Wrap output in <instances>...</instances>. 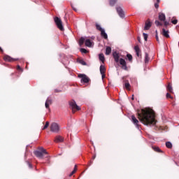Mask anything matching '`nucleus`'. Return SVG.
Here are the masks:
<instances>
[{
	"label": "nucleus",
	"mask_w": 179,
	"mask_h": 179,
	"mask_svg": "<svg viewBox=\"0 0 179 179\" xmlns=\"http://www.w3.org/2000/svg\"><path fill=\"white\" fill-rule=\"evenodd\" d=\"M137 115L139 121L144 125L155 126L157 122L155 118V112L150 108L142 109L141 112L138 110Z\"/></svg>",
	"instance_id": "1"
},
{
	"label": "nucleus",
	"mask_w": 179,
	"mask_h": 179,
	"mask_svg": "<svg viewBox=\"0 0 179 179\" xmlns=\"http://www.w3.org/2000/svg\"><path fill=\"white\" fill-rule=\"evenodd\" d=\"M34 154L38 159H43L44 157H48V152L43 148H39L36 151L34 152Z\"/></svg>",
	"instance_id": "2"
},
{
	"label": "nucleus",
	"mask_w": 179,
	"mask_h": 179,
	"mask_svg": "<svg viewBox=\"0 0 179 179\" xmlns=\"http://www.w3.org/2000/svg\"><path fill=\"white\" fill-rule=\"evenodd\" d=\"M69 106L71 107L73 114H75L76 111H79L80 110V107L76 104L75 101H71L69 102Z\"/></svg>",
	"instance_id": "3"
},
{
	"label": "nucleus",
	"mask_w": 179,
	"mask_h": 179,
	"mask_svg": "<svg viewBox=\"0 0 179 179\" xmlns=\"http://www.w3.org/2000/svg\"><path fill=\"white\" fill-rule=\"evenodd\" d=\"M54 20L55 24L57 26V28L59 29L61 31H64V26L62 25V20H61V18L55 17Z\"/></svg>",
	"instance_id": "4"
},
{
	"label": "nucleus",
	"mask_w": 179,
	"mask_h": 179,
	"mask_svg": "<svg viewBox=\"0 0 179 179\" xmlns=\"http://www.w3.org/2000/svg\"><path fill=\"white\" fill-rule=\"evenodd\" d=\"M50 131L52 132H55V133L59 132V125H58L55 122L52 123L50 124Z\"/></svg>",
	"instance_id": "5"
},
{
	"label": "nucleus",
	"mask_w": 179,
	"mask_h": 179,
	"mask_svg": "<svg viewBox=\"0 0 179 179\" xmlns=\"http://www.w3.org/2000/svg\"><path fill=\"white\" fill-rule=\"evenodd\" d=\"M119 62L121 65L122 69H123L124 71H128V66H127V62L125 61V59L120 58Z\"/></svg>",
	"instance_id": "6"
},
{
	"label": "nucleus",
	"mask_w": 179,
	"mask_h": 179,
	"mask_svg": "<svg viewBox=\"0 0 179 179\" xmlns=\"http://www.w3.org/2000/svg\"><path fill=\"white\" fill-rule=\"evenodd\" d=\"M78 78H81V82H83V83H89V81L90 80V78L87 77L85 74H80L78 75Z\"/></svg>",
	"instance_id": "7"
},
{
	"label": "nucleus",
	"mask_w": 179,
	"mask_h": 179,
	"mask_svg": "<svg viewBox=\"0 0 179 179\" xmlns=\"http://www.w3.org/2000/svg\"><path fill=\"white\" fill-rule=\"evenodd\" d=\"M116 10L120 17H124L125 14L124 13V10H122V8L120 6H116Z\"/></svg>",
	"instance_id": "8"
},
{
	"label": "nucleus",
	"mask_w": 179,
	"mask_h": 179,
	"mask_svg": "<svg viewBox=\"0 0 179 179\" xmlns=\"http://www.w3.org/2000/svg\"><path fill=\"white\" fill-rule=\"evenodd\" d=\"M131 122H133V124H134V125H136V128H139V120H138V119H136V117H135V115H131Z\"/></svg>",
	"instance_id": "9"
},
{
	"label": "nucleus",
	"mask_w": 179,
	"mask_h": 179,
	"mask_svg": "<svg viewBox=\"0 0 179 179\" xmlns=\"http://www.w3.org/2000/svg\"><path fill=\"white\" fill-rule=\"evenodd\" d=\"M3 59L4 61H6V62H15V61H17V59H13L9 55H5L3 57Z\"/></svg>",
	"instance_id": "10"
},
{
	"label": "nucleus",
	"mask_w": 179,
	"mask_h": 179,
	"mask_svg": "<svg viewBox=\"0 0 179 179\" xmlns=\"http://www.w3.org/2000/svg\"><path fill=\"white\" fill-rule=\"evenodd\" d=\"M113 57L115 59V62L116 63L120 62V55H118V53L117 52H113Z\"/></svg>",
	"instance_id": "11"
},
{
	"label": "nucleus",
	"mask_w": 179,
	"mask_h": 179,
	"mask_svg": "<svg viewBox=\"0 0 179 179\" xmlns=\"http://www.w3.org/2000/svg\"><path fill=\"white\" fill-rule=\"evenodd\" d=\"M152 27V22L148 20L145 22L144 30H149Z\"/></svg>",
	"instance_id": "12"
},
{
	"label": "nucleus",
	"mask_w": 179,
	"mask_h": 179,
	"mask_svg": "<svg viewBox=\"0 0 179 179\" xmlns=\"http://www.w3.org/2000/svg\"><path fill=\"white\" fill-rule=\"evenodd\" d=\"M55 143H59L61 142H64V137L61 136H57L55 138Z\"/></svg>",
	"instance_id": "13"
},
{
	"label": "nucleus",
	"mask_w": 179,
	"mask_h": 179,
	"mask_svg": "<svg viewBox=\"0 0 179 179\" xmlns=\"http://www.w3.org/2000/svg\"><path fill=\"white\" fill-rule=\"evenodd\" d=\"M167 92H169V93H171L172 94H174V92L173 91V86L171 85V83H169L168 85L166 87Z\"/></svg>",
	"instance_id": "14"
},
{
	"label": "nucleus",
	"mask_w": 179,
	"mask_h": 179,
	"mask_svg": "<svg viewBox=\"0 0 179 179\" xmlns=\"http://www.w3.org/2000/svg\"><path fill=\"white\" fill-rule=\"evenodd\" d=\"M159 20H161V22H164L166 20V15H164L163 13H159Z\"/></svg>",
	"instance_id": "15"
},
{
	"label": "nucleus",
	"mask_w": 179,
	"mask_h": 179,
	"mask_svg": "<svg viewBox=\"0 0 179 179\" xmlns=\"http://www.w3.org/2000/svg\"><path fill=\"white\" fill-rule=\"evenodd\" d=\"M135 52L136 53L137 57H141V49L138 45H136L134 47Z\"/></svg>",
	"instance_id": "16"
},
{
	"label": "nucleus",
	"mask_w": 179,
	"mask_h": 179,
	"mask_svg": "<svg viewBox=\"0 0 179 179\" xmlns=\"http://www.w3.org/2000/svg\"><path fill=\"white\" fill-rule=\"evenodd\" d=\"M162 34L166 38H170V35L169 34V31H166L165 29H162Z\"/></svg>",
	"instance_id": "17"
},
{
	"label": "nucleus",
	"mask_w": 179,
	"mask_h": 179,
	"mask_svg": "<svg viewBox=\"0 0 179 179\" xmlns=\"http://www.w3.org/2000/svg\"><path fill=\"white\" fill-rule=\"evenodd\" d=\"M152 149H153V150L157 153H163V151L157 146H152Z\"/></svg>",
	"instance_id": "18"
},
{
	"label": "nucleus",
	"mask_w": 179,
	"mask_h": 179,
	"mask_svg": "<svg viewBox=\"0 0 179 179\" xmlns=\"http://www.w3.org/2000/svg\"><path fill=\"white\" fill-rule=\"evenodd\" d=\"M101 37L105 38V40H107V38H108V36L107 35V34L106 33V31H104V29H103L102 31H101Z\"/></svg>",
	"instance_id": "19"
},
{
	"label": "nucleus",
	"mask_w": 179,
	"mask_h": 179,
	"mask_svg": "<svg viewBox=\"0 0 179 179\" xmlns=\"http://www.w3.org/2000/svg\"><path fill=\"white\" fill-rule=\"evenodd\" d=\"M99 60L102 62V64H104L106 58L104 57V55L103 53L99 54Z\"/></svg>",
	"instance_id": "20"
},
{
	"label": "nucleus",
	"mask_w": 179,
	"mask_h": 179,
	"mask_svg": "<svg viewBox=\"0 0 179 179\" xmlns=\"http://www.w3.org/2000/svg\"><path fill=\"white\" fill-rule=\"evenodd\" d=\"M124 87L127 89V90H131V85L128 80L125 81Z\"/></svg>",
	"instance_id": "21"
},
{
	"label": "nucleus",
	"mask_w": 179,
	"mask_h": 179,
	"mask_svg": "<svg viewBox=\"0 0 179 179\" xmlns=\"http://www.w3.org/2000/svg\"><path fill=\"white\" fill-rule=\"evenodd\" d=\"M105 54L106 55H110L111 54V47L110 46L106 47Z\"/></svg>",
	"instance_id": "22"
},
{
	"label": "nucleus",
	"mask_w": 179,
	"mask_h": 179,
	"mask_svg": "<svg viewBox=\"0 0 179 179\" xmlns=\"http://www.w3.org/2000/svg\"><path fill=\"white\" fill-rule=\"evenodd\" d=\"M100 73H106V66L104 65L100 66Z\"/></svg>",
	"instance_id": "23"
},
{
	"label": "nucleus",
	"mask_w": 179,
	"mask_h": 179,
	"mask_svg": "<svg viewBox=\"0 0 179 179\" xmlns=\"http://www.w3.org/2000/svg\"><path fill=\"white\" fill-rule=\"evenodd\" d=\"M78 170V166L75 165L73 171L70 173L69 176L72 177L77 171Z\"/></svg>",
	"instance_id": "24"
},
{
	"label": "nucleus",
	"mask_w": 179,
	"mask_h": 179,
	"mask_svg": "<svg viewBox=\"0 0 179 179\" xmlns=\"http://www.w3.org/2000/svg\"><path fill=\"white\" fill-rule=\"evenodd\" d=\"M95 26L96 30H98L99 31H102L103 30H104L103 28H101V26H100V24H99L98 23H96Z\"/></svg>",
	"instance_id": "25"
},
{
	"label": "nucleus",
	"mask_w": 179,
	"mask_h": 179,
	"mask_svg": "<svg viewBox=\"0 0 179 179\" xmlns=\"http://www.w3.org/2000/svg\"><path fill=\"white\" fill-rule=\"evenodd\" d=\"M85 45H86V47L92 46V41H90V39L85 40Z\"/></svg>",
	"instance_id": "26"
},
{
	"label": "nucleus",
	"mask_w": 179,
	"mask_h": 179,
	"mask_svg": "<svg viewBox=\"0 0 179 179\" xmlns=\"http://www.w3.org/2000/svg\"><path fill=\"white\" fill-rule=\"evenodd\" d=\"M118 0H110L109 1V5L110 6H114V5H115L117 3Z\"/></svg>",
	"instance_id": "27"
},
{
	"label": "nucleus",
	"mask_w": 179,
	"mask_h": 179,
	"mask_svg": "<svg viewBox=\"0 0 179 179\" xmlns=\"http://www.w3.org/2000/svg\"><path fill=\"white\" fill-rule=\"evenodd\" d=\"M85 41H86L85 39V38L81 37V38H80V40H79V45H83V44L85 43Z\"/></svg>",
	"instance_id": "28"
},
{
	"label": "nucleus",
	"mask_w": 179,
	"mask_h": 179,
	"mask_svg": "<svg viewBox=\"0 0 179 179\" xmlns=\"http://www.w3.org/2000/svg\"><path fill=\"white\" fill-rule=\"evenodd\" d=\"M150 59L149 58V54H148L147 52L145 53V64H148L149 62V60Z\"/></svg>",
	"instance_id": "29"
},
{
	"label": "nucleus",
	"mask_w": 179,
	"mask_h": 179,
	"mask_svg": "<svg viewBox=\"0 0 179 179\" xmlns=\"http://www.w3.org/2000/svg\"><path fill=\"white\" fill-rule=\"evenodd\" d=\"M166 146L168 149H171V148H173V144H171L170 141H168L166 143Z\"/></svg>",
	"instance_id": "30"
},
{
	"label": "nucleus",
	"mask_w": 179,
	"mask_h": 179,
	"mask_svg": "<svg viewBox=\"0 0 179 179\" xmlns=\"http://www.w3.org/2000/svg\"><path fill=\"white\" fill-rule=\"evenodd\" d=\"M48 127H50V122H46L45 126L42 129L43 131H44V129H47V128H48Z\"/></svg>",
	"instance_id": "31"
},
{
	"label": "nucleus",
	"mask_w": 179,
	"mask_h": 179,
	"mask_svg": "<svg viewBox=\"0 0 179 179\" xmlns=\"http://www.w3.org/2000/svg\"><path fill=\"white\" fill-rule=\"evenodd\" d=\"M127 59H129V61L130 62H132V59H133L132 55L131 54H127Z\"/></svg>",
	"instance_id": "32"
},
{
	"label": "nucleus",
	"mask_w": 179,
	"mask_h": 179,
	"mask_svg": "<svg viewBox=\"0 0 179 179\" xmlns=\"http://www.w3.org/2000/svg\"><path fill=\"white\" fill-rule=\"evenodd\" d=\"M156 26H162L163 24L162 22H160L159 20H155V22Z\"/></svg>",
	"instance_id": "33"
},
{
	"label": "nucleus",
	"mask_w": 179,
	"mask_h": 179,
	"mask_svg": "<svg viewBox=\"0 0 179 179\" xmlns=\"http://www.w3.org/2000/svg\"><path fill=\"white\" fill-rule=\"evenodd\" d=\"M45 102L48 103V104L51 105V104H52V99H48Z\"/></svg>",
	"instance_id": "34"
},
{
	"label": "nucleus",
	"mask_w": 179,
	"mask_h": 179,
	"mask_svg": "<svg viewBox=\"0 0 179 179\" xmlns=\"http://www.w3.org/2000/svg\"><path fill=\"white\" fill-rule=\"evenodd\" d=\"M143 37H144L145 41H148V34L143 33Z\"/></svg>",
	"instance_id": "35"
},
{
	"label": "nucleus",
	"mask_w": 179,
	"mask_h": 179,
	"mask_svg": "<svg viewBox=\"0 0 179 179\" xmlns=\"http://www.w3.org/2000/svg\"><path fill=\"white\" fill-rule=\"evenodd\" d=\"M80 52H83V54H87V50L85 48H81Z\"/></svg>",
	"instance_id": "36"
},
{
	"label": "nucleus",
	"mask_w": 179,
	"mask_h": 179,
	"mask_svg": "<svg viewBox=\"0 0 179 179\" xmlns=\"http://www.w3.org/2000/svg\"><path fill=\"white\" fill-rule=\"evenodd\" d=\"M166 99H173V96H171V94H170V93H166Z\"/></svg>",
	"instance_id": "37"
},
{
	"label": "nucleus",
	"mask_w": 179,
	"mask_h": 179,
	"mask_svg": "<svg viewBox=\"0 0 179 179\" xmlns=\"http://www.w3.org/2000/svg\"><path fill=\"white\" fill-rule=\"evenodd\" d=\"M17 70L20 71V72H23V69H22L19 65L17 66Z\"/></svg>",
	"instance_id": "38"
},
{
	"label": "nucleus",
	"mask_w": 179,
	"mask_h": 179,
	"mask_svg": "<svg viewBox=\"0 0 179 179\" xmlns=\"http://www.w3.org/2000/svg\"><path fill=\"white\" fill-rule=\"evenodd\" d=\"M171 23H173V24H177V23H178V20H172Z\"/></svg>",
	"instance_id": "39"
},
{
	"label": "nucleus",
	"mask_w": 179,
	"mask_h": 179,
	"mask_svg": "<svg viewBox=\"0 0 179 179\" xmlns=\"http://www.w3.org/2000/svg\"><path fill=\"white\" fill-rule=\"evenodd\" d=\"M26 163H27V166H29V169H31V167H33L31 164H30V162L27 161Z\"/></svg>",
	"instance_id": "40"
},
{
	"label": "nucleus",
	"mask_w": 179,
	"mask_h": 179,
	"mask_svg": "<svg viewBox=\"0 0 179 179\" xmlns=\"http://www.w3.org/2000/svg\"><path fill=\"white\" fill-rule=\"evenodd\" d=\"M164 26L166 27H167V26H169V24H170V23H169V22H167V21H164Z\"/></svg>",
	"instance_id": "41"
},
{
	"label": "nucleus",
	"mask_w": 179,
	"mask_h": 179,
	"mask_svg": "<svg viewBox=\"0 0 179 179\" xmlns=\"http://www.w3.org/2000/svg\"><path fill=\"white\" fill-rule=\"evenodd\" d=\"M62 92L61 90L55 89V93H61Z\"/></svg>",
	"instance_id": "42"
},
{
	"label": "nucleus",
	"mask_w": 179,
	"mask_h": 179,
	"mask_svg": "<svg viewBox=\"0 0 179 179\" xmlns=\"http://www.w3.org/2000/svg\"><path fill=\"white\" fill-rule=\"evenodd\" d=\"M155 8L156 9H159V3H155Z\"/></svg>",
	"instance_id": "43"
},
{
	"label": "nucleus",
	"mask_w": 179,
	"mask_h": 179,
	"mask_svg": "<svg viewBox=\"0 0 179 179\" xmlns=\"http://www.w3.org/2000/svg\"><path fill=\"white\" fill-rule=\"evenodd\" d=\"M45 108H50V103H48L47 102H45Z\"/></svg>",
	"instance_id": "44"
},
{
	"label": "nucleus",
	"mask_w": 179,
	"mask_h": 179,
	"mask_svg": "<svg viewBox=\"0 0 179 179\" xmlns=\"http://www.w3.org/2000/svg\"><path fill=\"white\" fill-rule=\"evenodd\" d=\"M80 64H82V65H86V62L83 60L80 61Z\"/></svg>",
	"instance_id": "45"
},
{
	"label": "nucleus",
	"mask_w": 179,
	"mask_h": 179,
	"mask_svg": "<svg viewBox=\"0 0 179 179\" xmlns=\"http://www.w3.org/2000/svg\"><path fill=\"white\" fill-rule=\"evenodd\" d=\"M102 79H104L106 78V73H101Z\"/></svg>",
	"instance_id": "46"
},
{
	"label": "nucleus",
	"mask_w": 179,
	"mask_h": 179,
	"mask_svg": "<svg viewBox=\"0 0 179 179\" xmlns=\"http://www.w3.org/2000/svg\"><path fill=\"white\" fill-rule=\"evenodd\" d=\"M155 38L157 41L159 43V36L157 34L155 35Z\"/></svg>",
	"instance_id": "47"
},
{
	"label": "nucleus",
	"mask_w": 179,
	"mask_h": 179,
	"mask_svg": "<svg viewBox=\"0 0 179 179\" xmlns=\"http://www.w3.org/2000/svg\"><path fill=\"white\" fill-rule=\"evenodd\" d=\"M137 40H138V43H141V37L138 36Z\"/></svg>",
	"instance_id": "48"
},
{
	"label": "nucleus",
	"mask_w": 179,
	"mask_h": 179,
	"mask_svg": "<svg viewBox=\"0 0 179 179\" xmlns=\"http://www.w3.org/2000/svg\"><path fill=\"white\" fill-rule=\"evenodd\" d=\"M72 8L75 10V12H76L78 10L75 7L72 6Z\"/></svg>",
	"instance_id": "49"
},
{
	"label": "nucleus",
	"mask_w": 179,
	"mask_h": 179,
	"mask_svg": "<svg viewBox=\"0 0 179 179\" xmlns=\"http://www.w3.org/2000/svg\"><path fill=\"white\" fill-rule=\"evenodd\" d=\"M94 159H96V155H94V156L92 157V160H94Z\"/></svg>",
	"instance_id": "50"
},
{
	"label": "nucleus",
	"mask_w": 179,
	"mask_h": 179,
	"mask_svg": "<svg viewBox=\"0 0 179 179\" xmlns=\"http://www.w3.org/2000/svg\"><path fill=\"white\" fill-rule=\"evenodd\" d=\"M157 3H160V0H157Z\"/></svg>",
	"instance_id": "51"
},
{
	"label": "nucleus",
	"mask_w": 179,
	"mask_h": 179,
	"mask_svg": "<svg viewBox=\"0 0 179 179\" xmlns=\"http://www.w3.org/2000/svg\"><path fill=\"white\" fill-rule=\"evenodd\" d=\"M0 51H1V52L3 51V50H2V48H1V47H0Z\"/></svg>",
	"instance_id": "52"
},
{
	"label": "nucleus",
	"mask_w": 179,
	"mask_h": 179,
	"mask_svg": "<svg viewBox=\"0 0 179 179\" xmlns=\"http://www.w3.org/2000/svg\"><path fill=\"white\" fill-rule=\"evenodd\" d=\"M93 163V162H90V164H92Z\"/></svg>",
	"instance_id": "53"
},
{
	"label": "nucleus",
	"mask_w": 179,
	"mask_h": 179,
	"mask_svg": "<svg viewBox=\"0 0 179 179\" xmlns=\"http://www.w3.org/2000/svg\"><path fill=\"white\" fill-rule=\"evenodd\" d=\"M156 34H157V31H155Z\"/></svg>",
	"instance_id": "54"
},
{
	"label": "nucleus",
	"mask_w": 179,
	"mask_h": 179,
	"mask_svg": "<svg viewBox=\"0 0 179 179\" xmlns=\"http://www.w3.org/2000/svg\"><path fill=\"white\" fill-rule=\"evenodd\" d=\"M178 45H179V43H178Z\"/></svg>",
	"instance_id": "55"
}]
</instances>
